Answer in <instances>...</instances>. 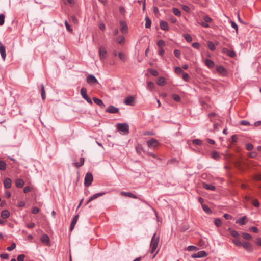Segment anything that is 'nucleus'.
Here are the masks:
<instances>
[{
	"label": "nucleus",
	"instance_id": "nucleus-1",
	"mask_svg": "<svg viewBox=\"0 0 261 261\" xmlns=\"http://www.w3.org/2000/svg\"><path fill=\"white\" fill-rule=\"evenodd\" d=\"M159 242V237H156V233H154L152 237L150 243V253L152 254L157 248Z\"/></svg>",
	"mask_w": 261,
	"mask_h": 261
},
{
	"label": "nucleus",
	"instance_id": "nucleus-2",
	"mask_svg": "<svg viewBox=\"0 0 261 261\" xmlns=\"http://www.w3.org/2000/svg\"><path fill=\"white\" fill-rule=\"evenodd\" d=\"M146 144L149 148L154 149L156 148L160 144L159 141L154 138H151L148 140Z\"/></svg>",
	"mask_w": 261,
	"mask_h": 261
},
{
	"label": "nucleus",
	"instance_id": "nucleus-3",
	"mask_svg": "<svg viewBox=\"0 0 261 261\" xmlns=\"http://www.w3.org/2000/svg\"><path fill=\"white\" fill-rule=\"evenodd\" d=\"M117 128L119 131H121L124 134H127L129 133V125L127 123H118L117 125Z\"/></svg>",
	"mask_w": 261,
	"mask_h": 261
},
{
	"label": "nucleus",
	"instance_id": "nucleus-4",
	"mask_svg": "<svg viewBox=\"0 0 261 261\" xmlns=\"http://www.w3.org/2000/svg\"><path fill=\"white\" fill-rule=\"evenodd\" d=\"M93 180V177L91 173L88 172L86 174L84 178V185L86 187H89Z\"/></svg>",
	"mask_w": 261,
	"mask_h": 261
},
{
	"label": "nucleus",
	"instance_id": "nucleus-5",
	"mask_svg": "<svg viewBox=\"0 0 261 261\" xmlns=\"http://www.w3.org/2000/svg\"><path fill=\"white\" fill-rule=\"evenodd\" d=\"M80 92H81V94L82 96L83 97V98H84V99H85L87 101L88 103H89L90 105H92V101L91 99V98L90 97H89L87 94V89L84 87H82L81 89Z\"/></svg>",
	"mask_w": 261,
	"mask_h": 261
},
{
	"label": "nucleus",
	"instance_id": "nucleus-6",
	"mask_svg": "<svg viewBox=\"0 0 261 261\" xmlns=\"http://www.w3.org/2000/svg\"><path fill=\"white\" fill-rule=\"evenodd\" d=\"M99 55L101 61H103L107 55V51L105 47L101 46L99 48Z\"/></svg>",
	"mask_w": 261,
	"mask_h": 261
},
{
	"label": "nucleus",
	"instance_id": "nucleus-7",
	"mask_svg": "<svg viewBox=\"0 0 261 261\" xmlns=\"http://www.w3.org/2000/svg\"><path fill=\"white\" fill-rule=\"evenodd\" d=\"M86 81L90 85L98 83L96 77L92 74H89L87 76Z\"/></svg>",
	"mask_w": 261,
	"mask_h": 261
},
{
	"label": "nucleus",
	"instance_id": "nucleus-8",
	"mask_svg": "<svg viewBox=\"0 0 261 261\" xmlns=\"http://www.w3.org/2000/svg\"><path fill=\"white\" fill-rule=\"evenodd\" d=\"M207 256V253L205 251H200L192 255V258H201Z\"/></svg>",
	"mask_w": 261,
	"mask_h": 261
},
{
	"label": "nucleus",
	"instance_id": "nucleus-9",
	"mask_svg": "<svg viewBox=\"0 0 261 261\" xmlns=\"http://www.w3.org/2000/svg\"><path fill=\"white\" fill-rule=\"evenodd\" d=\"M106 112L112 114L117 113L119 112V109L113 106H110L106 110Z\"/></svg>",
	"mask_w": 261,
	"mask_h": 261
},
{
	"label": "nucleus",
	"instance_id": "nucleus-10",
	"mask_svg": "<svg viewBox=\"0 0 261 261\" xmlns=\"http://www.w3.org/2000/svg\"><path fill=\"white\" fill-rule=\"evenodd\" d=\"M0 53L3 59L5 60L6 57V47L1 42H0Z\"/></svg>",
	"mask_w": 261,
	"mask_h": 261
},
{
	"label": "nucleus",
	"instance_id": "nucleus-11",
	"mask_svg": "<svg viewBox=\"0 0 261 261\" xmlns=\"http://www.w3.org/2000/svg\"><path fill=\"white\" fill-rule=\"evenodd\" d=\"M120 30L123 33H126L128 30V27L126 23L123 21H120Z\"/></svg>",
	"mask_w": 261,
	"mask_h": 261
},
{
	"label": "nucleus",
	"instance_id": "nucleus-12",
	"mask_svg": "<svg viewBox=\"0 0 261 261\" xmlns=\"http://www.w3.org/2000/svg\"><path fill=\"white\" fill-rule=\"evenodd\" d=\"M124 103L128 106H134V98L132 96L127 97L124 101Z\"/></svg>",
	"mask_w": 261,
	"mask_h": 261
},
{
	"label": "nucleus",
	"instance_id": "nucleus-13",
	"mask_svg": "<svg viewBox=\"0 0 261 261\" xmlns=\"http://www.w3.org/2000/svg\"><path fill=\"white\" fill-rule=\"evenodd\" d=\"M121 195L122 196H124L128 197L130 198H134V199L138 198V197L136 195H135V194H134L133 193H132L131 192L122 191L121 192Z\"/></svg>",
	"mask_w": 261,
	"mask_h": 261
},
{
	"label": "nucleus",
	"instance_id": "nucleus-14",
	"mask_svg": "<svg viewBox=\"0 0 261 261\" xmlns=\"http://www.w3.org/2000/svg\"><path fill=\"white\" fill-rule=\"evenodd\" d=\"M202 187L208 190L215 191L216 190V188L214 185L206 182L202 183Z\"/></svg>",
	"mask_w": 261,
	"mask_h": 261
},
{
	"label": "nucleus",
	"instance_id": "nucleus-15",
	"mask_svg": "<svg viewBox=\"0 0 261 261\" xmlns=\"http://www.w3.org/2000/svg\"><path fill=\"white\" fill-rule=\"evenodd\" d=\"M79 215H75L74 218H73L72 220V222L71 223V224H70V229L71 231L73 230L74 228V226L78 220V219H79Z\"/></svg>",
	"mask_w": 261,
	"mask_h": 261
},
{
	"label": "nucleus",
	"instance_id": "nucleus-16",
	"mask_svg": "<svg viewBox=\"0 0 261 261\" xmlns=\"http://www.w3.org/2000/svg\"><path fill=\"white\" fill-rule=\"evenodd\" d=\"M242 246L243 247L244 249H245L246 250L248 251H252V250L251 244L248 242H244L242 243Z\"/></svg>",
	"mask_w": 261,
	"mask_h": 261
},
{
	"label": "nucleus",
	"instance_id": "nucleus-17",
	"mask_svg": "<svg viewBox=\"0 0 261 261\" xmlns=\"http://www.w3.org/2000/svg\"><path fill=\"white\" fill-rule=\"evenodd\" d=\"M41 241L47 245L49 243V238L47 234H44L40 238Z\"/></svg>",
	"mask_w": 261,
	"mask_h": 261
},
{
	"label": "nucleus",
	"instance_id": "nucleus-18",
	"mask_svg": "<svg viewBox=\"0 0 261 261\" xmlns=\"http://www.w3.org/2000/svg\"><path fill=\"white\" fill-rule=\"evenodd\" d=\"M12 181L10 178H6L4 181V185L5 188L9 189L11 187Z\"/></svg>",
	"mask_w": 261,
	"mask_h": 261
},
{
	"label": "nucleus",
	"instance_id": "nucleus-19",
	"mask_svg": "<svg viewBox=\"0 0 261 261\" xmlns=\"http://www.w3.org/2000/svg\"><path fill=\"white\" fill-rule=\"evenodd\" d=\"M160 26L161 29L163 30L168 31L169 30L168 24L166 21L163 20L160 21Z\"/></svg>",
	"mask_w": 261,
	"mask_h": 261
},
{
	"label": "nucleus",
	"instance_id": "nucleus-20",
	"mask_svg": "<svg viewBox=\"0 0 261 261\" xmlns=\"http://www.w3.org/2000/svg\"><path fill=\"white\" fill-rule=\"evenodd\" d=\"M93 99L94 102L96 104L100 106L101 108H103L104 107H105V105L103 103V102L101 99L96 97H94Z\"/></svg>",
	"mask_w": 261,
	"mask_h": 261
},
{
	"label": "nucleus",
	"instance_id": "nucleus-21",
	"mask_svg": "<svg viewBox=\"0 0 261 261\" xmlns=\"http://www.w3.org/2000/svg\"><path fill=\"white\" fill-rule=\"evenodd\" d=\"M217 71L221 74L222 75H225L226 74V69L223 67L222 66H218L216 68Z\"/></svg>",
	"mask_w": 261,
	"mask_h": 261
},
{
	"label": "nucleus",
	"instance_id": "nucleus-22",
	"mask_svg": "<svg viewBox=\"0 0 261 261\" xmlns=\"http://www.w3.org/2000/svg\"><path fill=\"white\" fill-rule=\"evenodd\" d=\"M1 216L3 219H7L10 216V212L7 210L2 211Z\"/></svg>",
	"mask_w": 261,
	"mask_h": 261
},
{
	"label": "nucleus",
	"instance_id": "nucleus-23",
	"mask_svg": "<svg viewBox=\"0 0 261 261\" xmlns=\"http://www.w3.org/2000/svg\"><path fill=\"white\" fill-rule=\"evenodd\" d=\"M15 184L17 187L21 188L24 186V181L22 179H17L15 180Z\"/></svg>",
	"mask_w": 261,
	"mask_h": 261
},
{
	"label": "nucleus",
	"instance_id": "nucleus-24",
	"mask_svg": "<svg viewBox=\"0 0 261 261\" xmlns=\"http://www.w3.org/2000/svg\"><path fill=\"white\" fill-rule=\"evenodd\" d=\"M41 95L43 100H44L46 99V93L45 91V88L43 84L41 85V89H40Z\"/></svg>",
	"mask_w": 261,
	"mask_h": 261
},
{
	"label": "nucleus",
	"instance_id": "nucleus-25",
	"mask_svg": "<svg viewBox=\"0 0 261 261\" xmlns=\"http://www.w3.org/2000/svg\"><path fill=\"white\" fill-rule=\"evenodd\" d=\"M125 38L123 36H119L116 39V41L119 44H123L125 42Z\"/></svg>",
	"mask_w": 261,
	"mask_h": 261
},
{
	"label": "nucleus",
	"instance_id": "nucleus-26",
	"mask_svg": "<svg viewBox=\"0 0 261 261\" xmlns=\"http://www.w3.org/2000/svg\"><path fill=\"white\" fill-rule=\"evenodd\" d=\"M205 63L210 68H213L215 65L214 62L212 60L208 59L205 60Z\"/></svg>",
	"mask_w": 261,
	"mask_h": 261
},
{
	"label": "nucleus",
	"instance_id": "nucleus-27",
	"mask_svg": "<svg viewBox=\"0 0 261 261\" xmlns=\"http://www.w3.org/2000/svg\"><path fill=\"white\" fill-rule=\"evenodd\" d=\"M247 219V217L246 216H244L236 221V223L239 224L240 225H244L246 223V220Z\"/></svg>",
	"mask_w": 261,
	"mask_h": 261
},
{
	"label": "nucleus",
	"instance_id": "nucleus-28",
	"mask_svg": "<svg viewBox=\"0 0 261 261\" xmlns=\"http://www.w3.org/2000/svg\"><path fill=\"white\" fill-rule=\"evenodd\" d=\"M228 231L230 232L231 235L234 238H238L239 237V234L238 231L232 229L231 228L228 229Z\"/></svg>",
	"mask_w": 261,
	"mask_h": 261
},
{
	"label": "nucleus",
	"instance_id": "nucleus-29",
	"mask_svg": "<svg viewBox=\"0 0 261 261\" xmlns=\"http://www.w3.org/2000/svg\"><path fill=\"white\" fill-rule=\"evenodd\" d=\"M211 156L213 159L216 160H219L220 158V156L219 153L215 150H214L212 152Z\"/></svg>",
	"mask_w": 261,
	"mask_h": 261
},
{
	"label": "nucleus",
	"instance_id": "nucleus-30",
	"mask_svg": "<svg viewBox=\"0 0 261 261\" xmlns=\"http://www.w3.org/2000/svg\"><path fill=\"white\" fill-rule=\"evenodd\" d=\"M80 163L75 162L74 163V166L77 168H79L84 165V162H85L84 158H83V157L81 158L80 159Z\"/></svg>",
	"mask_w": 261,
	"mask_h": 261
},
{
	"label": "nucleus",
	"instance_id": "nucleus-31",
	"mask_svg": "<svg viewBox=\"0 0 261 261\" xmlns=\"http://www.w3.org/2000/svg\"><path fill=\"white\" fill-rule=\"evenodd\" d=\"M156 83L159 86H163L165 84V79L163 76L160 77Z\"/></svg>",
	"mask_w": 261,
	"mask_h": 261
},
{
	"label": "nucleus",
	"instance_id": "nucleus-32",
	"mask_svg": "<svg viewBox=\"0 0 261 261\" xmlns=\"http://www.w3.org/2000/svg\"><path fill=\"white\" fill-rule=\"evenodd\" d=\"M105 194L104 192L98 193L94 194L90 198V200H93L101 196H102Z\"/></svg>",
	"mask_w": 261,
	"mask_h": 261
},
{
	"label": "nucleus",
	"instance_id": "nucleus-33",
	"mask_svg": "<svg viewBox=\"0 0 261 261\" xmlns=\"http://www.w3.org/2000/svg\"><path fill=\"white\" fill-rule=\"evenodd\" d=\"M118 55L119 58L122 61H123V62L126 61V56L124 53H123L122 52H119Z\"/></svg>",
	"mask_w": 261,
	"mask_h": 261
},
{
	"label": "nucleus",
	"instance_id": "nucleus-34",
	"mask_svg": "<svg viewBox=\"0 0 261 261\" xmlns=\"http://www.w3.org/2000/svg\"><path fill=\"white\" fill-rule=\"evenodd\" d=\"M207 47L212 51H214L215 49V46L214 44L211 41L207 42Z\"/></svg>",
	"mask_w": 261,
	"mask_h": 261
},
{
	"label": "nucleus",
	"instance_id": "nucleus-35",
	"mask_svg": "<svg viewBox=\"0 0 261 261\" xmlns=\"http://www.w3.org/2000/svg\"><path fill=\"white\" fill-rule=\"evenodd\" d=\"M146 23H145V27L146 28H150L151 24V21L148 18V17H146L145 18Z\"/></svg>",
	"mask_w": 261,
	"mask_h": 261
},
{
	"label": "nucleus",
	"instance_id": "nucleus-36",
	"mask_svg": "<svg viewBox=\"0 0 261 261\" xmlns=\"http://www.w3.org/2000/svg\"><path fill=\"white\" fill-rule=\"evenodd\" d=\"M6 169V163L0 160V170L4 171Z\"/></svg>",
	"mask_w": 261,
	"mask_h": 261
},
{
	"label": "nucleus",
	"instance_id": "nucleus-37",
	"mask_svg": "<svg viewBox=\"0 0 261 261\" xmlns=\"http://www.w3.org/2000/svg\"><path fill=\"white\" fill-rule=\"evenodd\" d=\"M184 37L188 42H191L192 41V37L188 34H184Z\"/></svg>",
	"mask_w": 261,
	"mask_h": 261
},
{
	"label": "nucleus",
	"instance_id": "nucleus-38",
	"mask_svg": "<svg viewBox=\"0 0 261 261\" xmlns=\"http://www.w3.org/2000/svg\"><path fill=\"white\" fill-rule=\"evenodd\" d=\"M202 208L203 211L206 213H212L211 210L209 208V207L207 205L205 204H202Z\"/></svg>",
	"mask_w": 261,
	"mask_h": 261
},
{
	"label": "nucleus",
	"instance_id": "nucleus-39",
	"mask_svg": "<svg viewBox=\"0 0 261 261\" xmlns=\"http://www.w3.org/2000/svg\"><path fill=\"white\" fill-rule=\"evenodd\" d=\"M173 12L177 16H180L181 12L179 9L174 8L173 9Z\"/></svg>",
	"mask_w": 261,
	"mask_h": 261
},
{
	"label": "nucleus",
	"instance_id": "nucleus-40",
	"mask_svg": "<svg viewBox=\"0 0 261 261\" xmlns=\"http://www.w3.org/2000/svg\"><path fill=\"white\" fill-rule=\"evenodd\" d=\"M148 71L153 76H156L158 75L159 73L157 70L153 69H149Z\"/></svg>",
	"mask_w": 261,
	"mask_h": 261
},
{
	"label": "nucleus",
	"instance_id": "nucleus-41",
	"mask_svg": "<svg viewBox=\"0 0 261 261\" xmlns=\"http://www.w3.org/2000/svg\"><path fill=\"white\" fill-rule=\"evenodd\" d=\"M172 98L176 101L179 102L181 100L180 96L176 94H173L172 95Z\"/></svg>",
	"mask_w": 261,
	"mask_h": 261
},
{
	"label": "nucleus",
	"instance_id": "nucleus-42",
	"mask_svg": "<svg viewBox=\"0 0 261 261\" xmlns=\"http://www.w3.org/2000/svg\"><path fill=\"white\" fill-rule=\"evenodd\" d=\"M214 224L217 227H219L222 225V221L219 218H216L214 220Z\"/></svg>",
	"mask_w": 261,
	"mask_h": 261
},
{
	"label": "nucleus",
	"instance_id": "nucleus-43",
	"mask_svg": "<svg viewBox=\"0 0 261 261\" xmlns=\"http://www.w3.org/2000/svg\"><path fill=\"white\" fill-rule=\"evenodd\" d=\"M157 45L159 48H163L165 45V42L163 40H160L158 41Z\"/></svg>",
	"mask_w": 261,
	"mask_h": 261
},
{
	"label": "nucleus",
	"instance_id": "nucleus-44",
	"mask_svg": "<svg viewBox=\"0 0 261 261\" xmlns=\"http://www.w3.org/2000/svg\"><path fill=\"white\" fill-rule=\"evenodd\" d=\"M242 237L245 240H250L251 238V236L250 234L245 232L242 233Z\"/></svg>",
	"mask_w": 261,
	"mask_h": 261
},
{
	"label": "nucleus",
	"instance_id": "nucleus-45",
	"mask_svg": "<svg viewBox=\"0 0 261 261\" xmlns=\"http://www.w3.org/2000/svg\"><path fill=\"white\" fill-rule=\"evenodd\" d=\"M232 242L235 244V245H236L237 246L239 247V246H242V243L238 239L233 240Z\"/></svg>",
	"mask_w": 261,
	"mask_h": 261
},
{
	"label": "nucleus",
	"instance_id": "nucleus-46",
	"mask_svg": "<svg viewBox=\"0 0 261 261\" xmlns=\"http://www.w3.org/2000/svg\"><path fill=\"white\" fill-rule=\"evenodd\" d=\"M252 204L255 206V207H259V202H258V200L256 199H253L252 200Z\"/></svg>",
	"mask_w": 261,
	"mask_h": 261
},
{
	"label": "nucleus",
	"instance_id": "nucleus-47",
	"mask_svg": "<svg viewBox=\"0 0 261 261\" xmlns=\"http://www.w3.org/2000/svg\"><path fill=\"white\" fill-rule=\"evenodd\" d=\"M192 143L196 145H200L202 144L201 141L198 139H196L193 140Z\"/></svg>",
	"mask_w": 261,
	"mask_h": 261
},
{
	"label": "nucleus",
	"instance_id": "nucleus-48",
	"mask_svg": "<svg viewBox=\"0 0 261 261\" xmlns=\"http://www.w3.org/2000/svg\"><path fill=\"white\" fill-rule=\"evenodd\" d=\"M16 244L15 243H13L10 246L7 248V250L9 251H12L16 248Z\"/></svg>",
	"mask_w": 261,
	"mask_h": 261
},
{
	"label": "nucleus",
	"instance_id": "nucleus-49",
	"mask_svg": "<svg viewBox=\"0 0 261 261\" xmlns=\"http://www.w3.org/2000/svg\"><path fill=\"white\" fill-rule=\"evenodd\" d=\"M154 83L151 81H149L147 83V88L151 90L154 88Z\"/></svg>",
	"mask_w": 261,
	"mask_h": 261
},
{
	"label": "nucleus",
	"instance_id": "nucleus-50",
	"mask_svg": "<svg viewBox=\"0 0 261 261\" xmlns=\"http://www.w3.org/2000/svg\"><path fill=\"white\" fill-rule=\"evenodd\" d=\"M5 22V15L3 14H0V25H3Z\"/></svg>",
	"mask_w": 261,
	"mask_h": 261
},
{
	"label": "nucleus",
	"instance_id": "nucleus-51",
	"mask_svg": "<svg viewBox=\"0 0 261 261\" xmlns=\"http://www.w3.org/2000/svg\"><path fill=\"white\" fill-rule=\"evenodd\" d=\"M175 72L176 74H178L184 73L182 68H181L179 67H175Z\"/></svg>",
	"mask_w": 261,
	"mask_h": 261
},
{
	"label": "nucleus",
	"instance_id": "nucleus-52",
	"mask_svg": "<svg viewBox=\"0 0 261 261\" xmlns=\"http://www.w3.org/2000/svg\"><path fill=\"white\" fill-rule=\"evenodd\" d=\"M182 79L186 82L189 81V76L188 74H187V73L184 72L182 73Z\"/></svg>",
	"mask_w": 261,
	"mask_h": 261
},
{
	"label": "nucleus",
	"instance_id": "nucleus-53",
	"mask_svg": "<svg viewBox=\"0 0 261 261\" xmlns=\"http://www.w3.org/2000/svg\"><path fill=\"white\" fill-rule=\"evenodd\" d=\"M65 27L66 28V29L70 32H72V28H71L70 25L69 24L68 21L67 20L65 21Z\"/></svg>",
	"mask_w": 261,
	"mask_h": 261
},
{
	"label": "nucleus",
	"instance_id": "nucleus-54",
	"mask_svg": "<svg viewBox=\"0 0 261 261\" xmlns=\"http://www.w3.org/2000/svg\"><path fill=\"white\" fill-rule=\"evenodd\" d=\"M98 27L102 31L105 30V28H106L105 24L102 21L99 22V23H98Z\"/></svg>",
	"mask_w": 261,
	"mask_h": 261
},
{
	"label": "nucleus",
	"instance_id": "nucleus-55",
	"mask_svg": "<svg viewBox=\"0 0 261 261\" xmlns=\"http://www.w3.org/2000/svg\"><path fill=\"white\" fill-rule=\"evenodd\" d=\"M230 57H234L236 56V53L233 50H228L227 54Z\"/></svg>",
	"mask_w": 261,
	"mask_h": 261
},
{
	"label": "nucleus",
	"instance_id": "nucleus-56",
	"mask_svg": "<svg viewBox=\"0 0 261 261\" xmlns=\"http://www.w3.org/2000/svg\"><path fill=\"white\" fill-rule=\"evenodd\" d=\"M146 154L148 156H152V157H153L155 159H156L158 160H161V159L160 158H159L156 155H155V154H154L153 153L148 152L146 153Z\"/></svg>",
	"mask_w": 261,
	"mask_h": 261
},
{
	"label": "nucleus",
	"instance_id": "nucleus-57",
	"mask_svg": "<svg viewBox=\"0 0 261 261\" xmlns=\"http://www.w3.org/2000/svg\"><path fill=\"white\" fill-rule=\"evenodd\" d=\"M246 148L247 150L250 151L253 148V146L251 143H247L246 145Z\"/></svg>",
	"mask_w": 261,
	"mask_h": 261
},
{
	"label": "nucleus",
	"instance_id": "nucleus-58",
	"mask_svg": "<svg viewBox=\"0 0 261 261\" xmlns=\"http://www.w3.org/2000/svg\"><path fill=\"white\" fill-rule=\"evenodd\" d=\"M197 249V248L193 245L189 246L187 248V250L189 251H195Z\"/></svg>",
	"mask_w": 261,
	"mask_h": 261
},
{
	"label": "nucleus",
	"instance_id": "nucleus-59",
	"mask_svg": "<svg viewBox=\"0 0 261 261\" xmlns=\"http://www.w3.org/2000/svg\"><path fill=\"white\" fill-rule=\"evenodd\" d=\"M174 54L176 57H177V58H179L181 54L180 51L178 49H175L174 50Z\"/></svg>",
	"mask_w": 261,
	"mask_h": 261
},
{
	"label": "nucleus",
	"instance_id": "nucleus-60",
	"mask_svg": "<svg viewBox=\"0 0 261 261\" xmlns=\"http://www.w3.org/2000/svg\"><path fill=\"white\" fill-rule=\"evenodd\" d=\"M231 27L236 30L237 33H238V27L237 24L233 21H231Z\"/></svg>",
	"mask_w": 261,
	"mask_h": 261
},
{
	"label": "nucleus",
	"instance_id": "nucleus-61",
	"mask_svg": "<svg viewBox=\"0 0 261 261\" xmlns=\"http://www.w3.org/2000/svg\"><path fill=\"white\" fill-rule=\"evenodd\" d=\"M181 7L182 10L188 13L190 11V8L187 5H182Z\"/></svg>",
	"mask_w": 261,
	"mask_h": 261
},
{
	"label": "nucleus",
	"instance_id": "nucleus-62",
	"mask_svg": "<svg viewBox=\"0 0 261 261\" xmlns=\"http://www.w3.org/2000/svg\"><path fill=\"white\" fill-rule=\"evenodd\" d=\"M0 257L3 259H8L9 258V254L8 253H2L0 255Z\"/></svg>",
	"mask_w": 261,
	"mask_h": 261
},
{
	"label": "nucleus",
	"instance_id": "nucleus-63",
	"mask_svg": "<svg viewBox=\"0 0 261 261\" xmlns=\"http://www.w3.org/2000/svg\"><path fill=\"white\" fill-rule=\"evenodd\" d=\"M203 20L207 23L211 22L212 21V19L208 16H204Z\"/></svg>",
	"mask_w": 261,
	"mask_h": 261
},
{
	"label": "nucleus",
	"instance_id": "nucleus-64",
	"mask_svg": "<svg viewBox=\"0 0 261 261\" xmlns=\"http://www.w3.org/2000/svg\"><path fill=\"white\" fill-rule=\"evenodd\" d=\"M24 258H25V255H24V254L19 255L17 257V260L18 261H24Z\"/></svg>",
	"mask_w": 261,
	"mask_h": 261
}]
</instances>
